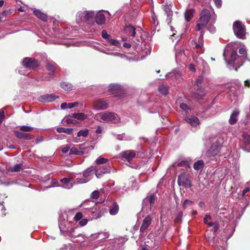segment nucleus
<instances>
[{"label":"nucleus","mask_w":250,"mask_h":250,"mask_svg":"<svg viewBox=\"0 0 250 250\" xmlns=\"http://www.w3.org/2000/svg\"><path fill=\"white\" fill-rule=\"evenodd\" d=\"M102 131H103V128L100 126H99L97 128V129L96 130V133H98V134H100V133H102Z\"/></svg>","instance_id":"052dcab7"},{"label":"nucleus","mask_w":250,"mask_h":250,"mask_svg":"<svg viewBox=\"0 0 250 250\" xmlns=\"http://www.w3.org/2000/svg\"><path fill=\"white\" fill-rule=\"evenodd\" d=\"M86 14V19L85 22L89 23V21L91 19H92L94 16V13L92 11H85Z\"/></svg>","instance_id":"2f4dec72"},{"label":"nucleus","mask_w":250,"mask_h":250,"mask_svg":"<svg viewBox=\"0 0 250 250\" xmlns=\"http://www.w3.org/2000/svg\"><path fill=\"white\" fill-rule=\"evenodd\" d=\"M71 179L63 178L61 179V182L62 184V187L66 189H70L73 187V184L71 182Z\"/></svg>","instance_id":"f3484780"},{"label":"nucleus","mask_w":250,"mask_h":250,"mask_svg":"<svg viewBox=\"0 0 250 250\" xmlns=\"http://www.w3.org/2000/svg\"><path fill=\"white\" fill-rule=\"evenodd\" d=\"M120 88V86L118 84H111L109 85V89L113 93H115Z\"/></svg>","instance_id":"4c0bfd02"},{"label":"nucleus","mask_w":250,"mask_h":250,"mask_svg":"<svg viewBox=\"0 0 250 250\" xmlns=\"http://www.w3.org/2000/svg\"><path fill=\"white\" fill-rule=\"evenodd\" d=\"M100 192L98 190H95L91 194V198L97 199L99 198Z\"/></svg>","instance_id":"a19ab883"},{"label":"nucleus","mask_w":250,"mask_h":250,"mask_svg":"<svg viewBox=\"0 0 250 250\" xmlns=\"http://www.w3.org/2000/svg\"><path fill=\"white\" fill-rule=\"evenodd\" d=\"M185 121L190 124L192 126H196L199 125V121L198 119L196 117H186L185 119Z\"/></svg>","instance_id":"dca6fc26"},{"label":"nucleus","mask_w":250,"mask_h":250,"mask_svg":"<svg viewBox=\"0 0 250 250\" xmlns=\"http://www.w3.org/2000/svg\"><path fill=\"white\" fill-rule=\"evenodd\" d=\"M218 228V226L217 224H215L213 226V230L214 232H215L217 230Z\"/></svg>","instance_id":"69168bd1"},{"label":"nucleus","mask_w":250,"mask_h":250,"mask_svg":"<svg viewBox=\"0 0 250 250\" xmlns=\"http://www.w3.org/2000/svg\"><path fill=\"white\" fill-rule=\"evenodd\" d=\"M95 21L96 23L99 25H102L105 23V18L104 15L101 12L97 13L95 17Z\"/></svg>","instance_id":"4468645a"},{"label":"nucleus","mask_w":250,"mask_h":250,"mask_svg":"<svg viewBox=\"0 0 250 250\" xmlns=\"http://www.w3.org/2000/svg\"><path fill=\"white\" fill-rule=\"evenodd\" d=\"M216 5L217 7H220L221 6V0H213Z\"/></svg>","instance_id":"4d7b16f0"},{"label":"nucleus","mask_w":250,"mask_h":250,"mask_svg":"<svg viewBox=\"0 0 250 250\" xmlns=\"http://www.w3.org/2000/svg\"><path fill=\"white\" fill-rule=\"evenodd\" d=\"M87 223V220L86 219H83L79 222V225L81 226H84Z\"/></svg>","instance_id":"8fccbe9b"},{"label":"nucleus","mask_w":250,"mask_h":250,"mask_svg":"<svg viewBox=\"0 0 250 250\" xmlns=\"http://www.w3.org/2000/svg\"><path fill=\"white\" fill-rule=\"evenodd\" d=\"M109 42L114 46H118L120 44L118 41L114 39H110Z\"/></svg>","instance_id":"49530a36"},{"label":"nucleus","mask_w":250,"mask_h":250,"mask_svg":"<svg viewBox=\"0 0 250 250\" xmlns=\"http://www.w3.org/2000/svg\"><path fill=\"white\" fill-rule=\"evenodd\" d=\"M4 111L3 109H1L0 110V125L1 124L2 122L3 121L4 119Z\"/></svg>","instance_id":"37998d69"},{"label":"nucleus","mask_w":250,"mask_h":250,"mask_svg":"<svg viewBox=\"0 0 250 250\" xmlns=\"http://www.w3.org/2000/svg\"><path fill=\"white\" fill-rule=\"evenodd\" d=\"M102 37L104 39H107L109 36L105 30H103L102 32Z\"/></svg>","instance_id":"864d4df0"},{"label":"nucleus","mask_w":250,"mask_h":250,"mask_svg":"<svg viewBox=\"0 0 250 250\" xmlns=\"http://www.w3.org/2000/svg\"><path fill=\"white\" fill-rule=\"evenodd\" d=\"M57 131L59 133H65L71 135L72 134L73 130L70 128H64V127H58L57 129Z\"/></svg>","instance_id":"cd10ccee"},{"label":"nucleus","mask_w":250,"mask_h":250,"mask_svg":"<svg viewBox=\"0 0 250 250\" xmlns=\"http://www.w3.org/2000/svg\"><path fill=\"white\" fill-rule=\"evenodd\" d=\"M51 183L53 187L58 186V182L57 181H52Z\"/></svg>","instance_id":"338daca9"},{"label":"nucleus","mask_w":250,"mask_h":250,"mask_svg":"<svg viewBox=\"0 0 250 250\" xmlns=\"http://www.w3.org/2000/svg\"><path fill=\"white\" fill-rule=\"evenodd\" d=\"M239 114V111L238 110L235 109L233 111L229 120V123L230 124L233 125L237 122V117Z\"/></svg>","instance_id":"a211bd4d"},{"label":"nucleus","mask_w":250,"mask_h":250,"mask_svg":"<svg viewBox=\"0 0 250 250\" xmlns=\"http://www.w3.org/2000/svg\"><path fill=\"white\" fill-rule=\"evenodd\" d=\"M211 219V217L209 215L206 214L204 217V223L208 225L209 227H212L214 225L213 223L211 222H208Z\"/></svg>","instance_id":"f704fd0d"},{"label":"nucleus","mask_w":250,"mask_h":250,"mask_svg":"<svg viewBox=\"0 0 250 250\" xmlns=\"http://www.w3.org/2000/svg\"><path fill=\"white\" fill-rule=\"evenodd\" d=\"M88 134V130L87 129L80 130L77 134L78 137H86Z\"/></svg>","instance_id":"e433bc0d"},{"label":"nucleus","mask_w":250,"mask_h":250,"mask_svg":"<svg viewBox=\"0 0 250 250\" xmlns=\"http://www.w3.org/2000/svg\"><path fill=\"white\" fill-rule=\"evenodd\" d=\"M159 91L163 95H166L168 90V86L167 84H162L158 88Z\"/></svg>","instance_id":"c756f323"},{"label":"nucleus","mask_w":250,"mask_h":250,"mask_svg":"<svg viewBox=\"0 0 250 250\" xmlns=\"http://www.w3.org/2000/svg\"><path fill=\"white\" fill-rule=\"evenodd\" d=\"M108 160L107 159L104 157H101L99 159H96L95 162L97 164L99 165L105 163Z\"/></svg>","instance_id":"ea45409f"},{"label":"nucleus","mask_w":250,"mask_h":250,"mask_svg":"<svg viewBox=\"0 0 250 250\" xmlns=\"http://www.w3.org/2000/svg\"><path fill=\"white\" fill-rule=\"evenodd\" d=\"M94 172L95 168L93 167H91L86 169L83 173V178L79 179V178H77L76 180V182L78 184H82L87 182L89 180L86 179L85 178L90 176L94 173Z\"/></svg>","instance_id":"6e6552de"},{"label":"nucleus","mask_w":250,"mask_h":250,"mask_svg":"<svg viewBox=\"0 0 250 250\" xmlns=\"http://www.w3.org/2000/svg\"><path fill=\"white\" fill-rule=\"evenodd\" d=\"M189 69L190 71H192V72H195V68L194 67V66L192 64H190L189 65Z\"/></svg>","instance_id":"680f3d73"},{"label":"nucleus","mask_w":250,"mask_h":250,"mask_svg":"<svg viewBox=\"0 0 250 250\" xmlns=\"http://www.w3.org/2000/svg\"><path fill=\"white\" fill-rule=\"evenodd\" d=\"M94 119L100 122H111L114 124H118L120 122L119 116L112 112H104L97 114L94 116Z\"/></svg>","instance_id":"f257e3e1"},{"label":"nucleus","mask_w":250,"mask_h":250,"mask_svg":"<svg viewBox=\"0 0 250 250\" xmlns=\"http://www.w3.org/2000/svg\"><path fill=\"white\" fill-rule=\"evenodd\" d=\"M178 184L179 186H183L186 188H190L191 187L188 175L185 173L179 175Z\"/></svg>","instance_id":"0eeeda50"},{"label":"nucleus","mask_w":250,"mask_h":250,"mask_svg":"<svg viewBox=\"0 0 250 250\" xmlns=\"http://www.w3.org/2000/svg\"><path fill=\"white\" fill-rule=\"evenodd\" d=\"M250 190V188H245L243 191V195L244 196L245 195V194L249 192V191Z\"/></svg>","instance_id":"e2e57ef3"},{"label":"nucleus","mask_w":250,"mask_h":250,"mask_svg":"<svg viewBox=\"0 0 250 250\" xmlns=\"http://www.w3.org/2000/svg\"><path fill=\"white\" fill-rule=\"evenodd\" d=\"M229 64L235 66V70L237 71V67H239L243 63V60L242 57H239L236 51H232L230 55V59L227 61Z\"/></svg>","instance_id":"423d86ee"},{"label":"nucleus","mask_w":250,"mask_h":250,"mask_svg":"<svg viewBox=\"0 0 250 250\" xmlns=\"http://www.w3.org/2000/svg\"><path fill=\"white\" fill-rule=\"evenodd\" d=\"M119 211V206L117 203H114L112 207L109 209V213L112 215H116Z\"/></svg>","instance_id":"c85d7f7f"},{"label":"nucleus","mask_w":250,"mask_h":250,"mask_svg":"<svg viewBox=\"0 0 250 250\" xmlns=\"http://www.w3.org/2000/svg\"><path fill=\"white\" fill-rule=\"evenodd\" d=\"M125 32L129 36L134 37L135 35V28L131 25L127 26L125 28Z\"/></svg>","instance_id":"393cba45"},{"label":"nucleus","mask_w":250,"mask_h":250,"mask_svg":"<svg viewBox=\"0 0 250 250\" xmlns=\"http://www.w3.org/2000/svg\"><path fill=\"white\" fill-rule=\"evenodd\" d=\"M72 117L80 120H84L87 118L88 115L83 113H75L72 114Z\"/></svg>","instance_id":"b1692460"},{"label":"nucleus","mask_w":250,"mask_h":250,"mask_svg":"<svg viewBox=\"0 0 250 250\" xmlns=\"http://www.w3.org/2000/svg\"><path fill=\"white\" fill-rule=\"evenodd\" d=\"M93 107L97 110H104L108 107V104L104 101L98 100L94 102Z\"/></svg>","instance_id":"9b49d317"},{"label":"nucleus","mask_w":250,"mask_h":250,"mask_svg":"<svg viewBox=\"0 0 250 250\" xmlns=\"http://www.w3.org/2000/svg\"><path fill=\"white\" fill-rule=\"evenodd\" d=\"M47 69L50 72V73H53L54 71V66L48 63L47 65Z\"/></svg>","instance_id":"09e8293b"},{"label":"nucleus","mask_w":250,"mask_h":250,"mask_svg":"<svg viewBox=\"0 0 250 250\" xmlns=\"http://www.w3.org/2000/svg\"><path fill=\"white\" fill-rule=\"evenodd\" d=\"M182 215H183V214L182 212H179L177 217V218H176V221H181V218L182 217Z\"/></svg>","instance_id":"bf43d9fd"},{"label":"nucleus","mask_w":250,"mask_h":250,"mask_svg":"<svg viewBox=\"0 0 250 250\" xmlns=\"http://www.w3.org/2000/svg\"><path fill=\"white\" fill-rule=\"evenodd\" d=\"M245 84L247 87H250V80L245 81Z\"/></svg>","instance_id":"0e129e2a"},{"label":"nucleus","mask_w":250,"mask_h":250,"mask_svg":"<svg viewBox=\"0 0 250 250\" xmlns=\"http://www.w3.org/2000/svg\"><path fill=\"white\" fill-rule=\"evenodd\" d=\"M22 64L26 68L33 69L38 65V62L34 59L29 58H25L22 61Z\"/></svg>","instance_id":"1a4fd4ad"},{"label":"nucleus","mask_w":250,"mask_h":250,"mask_svg":"<svg viewBox=\"0 0 250 250\" xmlns=\"http://www.w3.org/2000/svg\"><path fill=\"white\" fill-rule=\"evenodd\" d=\"M83 214L81 212H78L75 215V216L74 218V220L75 221H78L80 220V219H81L83 218Z\"/></svg>","instance_id":"79ce46f5"},{"label":"nucleus","mask_w":250,"mask_h":250,"mask_svg":"<svg viewBox=\"0 0 250 250\" xmlns=\"http://www.w3.org/2000/svg\"><path fill=\"white\" fill-rule=\"evenodd\" d=\"M43 141V138L42 137H40L36 139V144H38V143L42 142Z\"/></svg>","instance_id":"13d9d810"},{"label":"nucleus","mask_w":250,"mask_h":250,"mask_svg":"<svg viewBox=\"0 0 250 250\" xmlns=\"http://www.w3.org/2000/svg\"><path fill=\"white\" fill-rule=\"evenodd\" d=\"M224 143V140L221 137L215 139L209 149L207 151L208 156H215L219 152L221 147Z\"/></svg>","instance_id":"7ed1b4c3"},{"label":"nucleus","mask_w":250,"mask_h":250,"mask_svg":"<svg viewBox=\"0 0 250 250\" xmlns=\"http://www.w3.org/2000/svg\"><path fill=\"white\" fill-rule=\"evenodd\" d=\"M20 129L22 131L31 132L34 129V128L27 125H21L20 126Z\"/></svg>","instance_id":"c9c22d12"},{"label":"nucleus","mask_w":250,"mask_h":250,"mask_svg":"<svg viewBox=\"0 0 250 250\" xmlns=\"http://www.w3.org/2000/svg\"><path fill=\"white\" fill-rule=\"evenodd\" d=\"M193 204V202L188 200H186L183 203V207L184 208H186L188 205L191 206Z\"/></svg>","instance_id":"a18cd8bd"},{"label":"nucleus","mask_w":250,"mask_h":250,"mask_svg":"<svg viewBox=\"0 0 250 250\" xmlns=\"http://www.w3.org/2000/svg\"><path fill=\"white\" fill-rule=\"evenodd\" d=\"M78 104V103L77 102L69 103H63L61 104V108L62 109L71 108L72 107L77 106Z\"/></svg>","instance_id":"5701e85b"},{"label":"nucleus","mask_w":250,"mask_h":250,"mask_svg":"<svg viewBox=\"0 0 250 250\" xmlns=\"http://www.w3.org/2000/svg\"><path fill=\"white\" fill-rule=\"evenodd\" d=\"M15 134L18 138L24 139L27 140H31L34 138V136L30 134L25 133L19 131H15Z\"/></svg>","instance_id":"ddd939ff"},{"label":"nucleus","mask_w":250,"mask_h":250,"mask_svg":"<svg viewBox=\"0 0 250 250\" xmlns=\"http://www.w3.org/2000/svg\"><path fill=\"white\" fill-rule=\"evenodd\" d=\"M33 13L34 15H36L38 18H40L43 21H46L47 19L46 15L42 13L39 10H34Z\"/></svg>","instance_id":"4be33fe9"},{"label":"nucleus","mask_w":250,"mask_h":250,"mask_svg":"<svg viewBox=\"0 0 250 250\" xmlns=\"http://www.w3.org/2000/svg\"><path fill=\"white\" fill-rule=\"evenodd\" d=\"M194 11V9H190L186 10L185 13V19L186 21H188L191 20L193 17Z\"/></svg>","instance_id":"a878e982"},{"label":"nucleus","mask_w":250,"mask_h":250,"mask_svg":"<svg viewBox=\"0 0 250 250\" xmlns=\"http://www.w3.org/2000/svg\"><path fill=\"white\" fill-rule=\"evenodd\" d=\"M56 98V96L53 94H46L41 96L40 101L42 102H51L54 101Z\"/></svg>","instance_id":"2eb2a0df"},{"label":"nucleus","mask_w":250,"mask_h":250,"mask_svg":"<svg viewBox=\"0 0 250 250\" xmlns=\"http://www.w3.org/2000/svg\"><path fill=\"white\" fill-rule=\"evenodd\" d=\"M86 14L85 11L79 12L76 15V21L78 23L85 22Z\"/></svg>","instance_id":"6ab92c4d"},{"label":"nucleus","mask_w":250,"mask_h":250,"mask_svg":"<svg viewBox=\"0 0 250 250\" xmlns=\"http://www.w3.org/2000/svg\"><path fill=\"white\" fill-rule=\"evenodd\" d=\"M233 29L236 36L241 39L245 38L246 32L245 27L242 23L239 21H236L234 22Z\"/></svg>","instance_id":"39448f33"},{"label":"nucleus","mask_w":250,"mask_h":250,"mask_svg":"<svg viewBox=\"0 0 250 250\" xmlns=\"http://www.w3.org/2000/svg\"><path fill=\"white\" fill-rule=\"evenodd\" d=\"M203 45V35L201 34L198 41V43L195 42V47L196 48H202Z\"/></svg>","instance_id":"72a5a7b5"},{"label":"nucleus","mask_w":250,"mask_h":250,"mask_svg":"<svg viewBox=\"0 0 250 250\" xmlns=\"http://www.w3.org/2000/svg\"><path fill=\"white\" fill-rule=\"evenodd\" d=\"M61 86L62 88L66 91L71 90L72 88L71 84L67 82L62 83L61 84Z\"/></svg>","instance_id":"473e14b6"},{"label":"nucleus","mask_w":250,"mask_h":250,"mask_svg":"<svg viewBox=\"0 0 250 250\" xmlns=\"http://www.w3.org/2000/svg\"><path fill=\"white\" fill-rule=\"evenodd\" d=\"M69 149H70V147L68 146H63L62 147V151L63 153H65L69 151Z\"/></svg>","instance_id":"603ef678"},{"label":"nucleus","mask_w":250,"mask_h":250,"mask_svg":"<svg viewBox=\"0 0 250 250\" xmlns=\"http://www.w3.org/2000/svg\"><path fill=\"white\" fill-rule=\"evenodd\" d=\"M202 82V77H199L196 80V83L197 86H199V84H201Z\"/></svg>","instance_id":"6e6d98bb"},{"label":"nucleus","mask_w":250,"mask_h":250,"mask_svg":"<svg viewBox=\"0 0 250 250\" xmlns=\"http://www.w3.org/2000/svg\"><path fill=\"white\" fill-rule=\"evenodd\" d=\"M204 162L202 160H199L195 162L193 165V168L195 170H200L204 167Z\"/></svg>","instance_id":"7c9ffc66"},{"label":"nucleus","mask_w":250,"mask_h":250,"mask_svg":"<svg viewBox=\"0 0 250 250\" xmlns=\"http://www.w3.org/2000/svg\"><path fill=\"white\" fill-rule=\"evenodd\" d=\"M242 137L243 149L245 151H250V135L244 133L242 134Z\"/></svg>","instance_id":"9d476101"},{"label":"nucleus","mask_w":250,"mask_h":250,"mask_svg":"<svg viewBox=\"0 0 250 250\" xmlns=\"http://www.w3.org/2000/svg\"><path fill=\"white\" fill-rule=\"evenodd\" d=\"M9 12L8 11H3L2 13H1V15H3V16H6L7 14Z\"/></svg>","instance_id":"774afa93"},{"label":"nucleus","mask_w":250,"mask_h":250,"mask_svg":"<svg viewBox=\"0 0 250 250\" xmlns=\"http://www.w3.org/2000/svg\"><path fill=\"white\" fill-rule=\"evenodd\" d=\"M152 218L149 216H147L143 220L142 224L140 228V231L143 232L146 229L151 223Z\"/></svg>","instance_id":"f8f14e48"},{"label":"nucleus","mask_w":250,"mask_h":250,"mask_svg":"<svg viewBox=\"0 0 250 250\" xmlns=\"http://www.w3.org/2000/svg\"><path fill=\"white\" fill-rule=\"evenodd\" d=\"M101 235H104V236H105V235H106V233H98V234H94V235H93V236H94V237H95V236H96V238L97 239H99V240H102V239H103L104 238H103V237H101V236H100Z\"/></svg>","instance_id":"de8ad7c7"},{"label":"nucleus","mask_w":250,"mask_h":250,"mask_svg":"<svg viewBox=\"0 0 250 250\" xmlns=\"http://www.w3.org/2000/svg\"><path fill=\"white\" fill-rule=\"evenodd\" d=\"M138 155L139 154L136 153V151L132 150H127L124 151L121 153V156H135Z\"/></svg>","instance_id":"bb28decb"},{"label":"nucleus","mask_w":250,"mask_h":250,"mask_svg":"<svg viewBox=\"0 0 250 250\" xmlns=\"http://www.w3.org/2000/svg\"><path fill=\"white\" fill-rule=\"evenodd\" d=\"M247 52L246 49L245 48H241L239 50V53L240 54H245Z\"/></svg>","instance_id":"5fc2aeb1"},{"label":"nucleus","mask_w":250,"mask_h":250,"mask_svg":"<svg viewBox=\"0 0 250 250\" xmlns=\"http://www.w3.org/2000/svg\"><path fill=\"white\" fill-rule=\"evenodd\" d=\"M210 18V13L208 10L203 9L201 13L200 18L197 21L196 30L200 31L205 28Z\"/></svg>","instance_id":"f03ea898"},{"label":"nucleus","mask_w":250,"mask_h":250,"mask_svg":"<svg viewBox=\"0 0 250 250\" xmlns=\"http://www.w3.org/2000/svg\"><path fill=\"white\" fill-rule=\"evenodd\" d=\"M146 201H148L150 204V206H151L152 204L154 202V195H150L146 199Z\"/></svg>","instance_id":"c03bdc74"},{"label":"nucleus","mask_w":250,"mask_h":250,"mask_svg":"<svg viewBox=\"0 0 250 250\" xmlns=\"http://www.w3.org/2000/svg\"><path fill=\"white\" fill-rule=\"evenodd\" d=\"M175 58L176 61H181L182 59H184L185 58V54L183 49H180L179 50H176Z\"/></svg>","instance_id":"412c9836"},{"label":"nucleus","mask_w":250,"mask_h":250,"mask_svg":"<svg viewBox=\"0 0 250 250\" xmlns=\"http://www.w3.org/2000/svg\"><path fill=\"white\" fill-rule=\"evenodd\" d=\"M180 108L182 110H185V111H187V110L188 109V105L186 104H184V103H182L180 104Z\"/></svg>","instance_id":"3c124183"},{"label":"nucleus","mask_w":250,"mask_h":250,"mask_svg":"<svg viewBox=\"0 0 250 250\" xmlns=\"http://www.w3.org/2000/svg\"><path fill=\"white\" fill-rule=\"evenodd\" d=\"M23 168V165L22 164H16L13 167H8L6 169L7 172H18Z\"/></svg>","instance_id":"aec40b11"},{"label":"nucleus","mask_w":250,"mask_h":250,"mask_svg":"<svg viewBox=\"0 0 250 250\" xmlns=\"http://www.w3.org/2000/svg\"><path fill=\"white\" fill-rule=\"evenodd\" d=\"M93 149L92 146H87L86 143L77 145L70 149L69 154L82 155L88 151Z\"/></svg>","instance_id":"20e7f679"},{"label":"nucleus","mask_w":250,"mask_h":250,"mask_svg":"<svg viewBox=\"0 0 250 250\" xmlns=\"http://www.w3.org/2000/svg\"><path fill=\"white\" fill-rule=\"evenodd\" d=\"M121 158L120 162L121 163L124 162H127L125 163L126 165H129V164H130V161L132 160V159L133 157H120Z\"/></svg>","instance_id":"58836bf2"}]
</instances>
